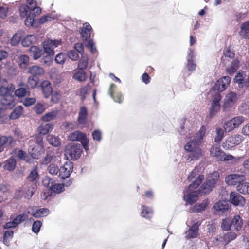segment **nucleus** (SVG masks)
<instances>
[{
	"label": "nucleus",
	"instance_id": "nucleus-1",
	"mask_svg": "<svg viewBox=\"0 0 249 249\" xmlns=\"http://www.w3.org/2000/svg\"><path fill=\"white\" fill-rule=\"evenodd\" d=\"M206 131V127L202 126L193 139L190 141L184 146L185 150L188 153L186 155V160L188 161H191L198 160L202 156L201 149L199 146L205 134Z\"/></svg>",
	"mask_w": 249,
	"mask_h": 249
},
{
	"label": "nucleus",
	"instance_id": "nucleus-18",
	"mask_svg": "<svg viewBox=\"0 0 249 249\" xmlns=\"http://www.w3.org/2000/svg\"><path fill=\"white\" fill-rule=\"evenodd\" d=\"M0 104L5 109H11L15 106V97L12 94L2 97Z\"/></svg>",
	"mask_w": 249,
	"mask_h": 249
},
{
	"label": "nucleus",
	"instance_id": "nucleus-10",
	"mask_svg": "<svg viewBox=\"0 0 249 249\" xmlns=\"http://www.w3.org/2000/svg\"><path fill=\"white\" fill-rule=\"evenodd\" d=\"M221 100V96L220 94H216L213 98L211 106L209 108V116L211 118L214 117L220 111L221 106L220 102Z\"/></svg>",
	"mask_w": 249,
	"mask_h": 249
},
{
	"label": "nucleus",
	"instance_id": "nucleus-11",
	"mask_svg": "<svg viewBox=\"0 0 249 249\" xmlns=\"http://www.w3.org/2000/svg\"><path fill=\"white\" fill-rule=\"evenodd\" d=\"M60 39H48L43 42V53L52 55L54 54V49L61 45Z\"/></svg>",
	"mask_w": 249,
	"mask_h": 249
},
{
	"label": "nucleus",
	"instance_id": "nucleus-38",
	"mask_svg": "<svg viewBox=\"0 0 249 249\" xmlns=\"http://www.w3.org/2000/svg\"><path fill=\"white\" fill-rule=\"evenodd\" d=\"M234 56V53L230 48H226L223 52V55L221 57V60L224 63H226L229 59H232Z\"/></svg>",
	"mask_w": 249,
	"mask_h": 249
},
{
	"label": "nucleus",
	"instance_id": "nucleus-14",
	"mask_svg": "<svg viewBox=\"0 0 249 249\" xmlns=\"http://www.w3.org/2000/svg\"><path fill=\"white\" fill-rule=\"evenodd\" d=\"M72 171L73 163L70 161H67L59 168V176L62 179L68 178Z\"/></svg>",
	"mask_w": 249,
	"mask_h": 249
},
{
	"label": "nucleus",
	"instance_id": "nucleus-12",
	"mask_svg": "<svg viewBox=\"0 0 249 249\" xmlns=\"http://www.w3.org/2000/svg\"><path fill=\"white\" fill-rule=\"evenodd\" d=\"M238 96L236 93L231 91L227 94L224 100V111H228L230 110L236 104Z\"/></svg>",
	"mask_w": 249,
	"mask_h": 249
},
{
	"label": "nucleus",
	"instance_id": "nucleus-42",
	"mask_svg": "<svg viewBox=\"0 0 249 249\" xmlns=\"http://www.w3.org/2000/svg\"><path fill=\"white\" fill-rule=\"evenodd\" d=\"M236 190L240 193L249 195V183L244 181L240 183L237 186Z\"/></svg>",
	"mask_w": 249,
	"mask_h": 249
},
{
	"label": "nucleus",
	"instance_id": "nucleus-43",
	"mask_svg": "<svg viewBox=\"0 0 249 249\" xmlns=\"http://www.w3.org/2000/svg\"><path fill=\"white\" fill-rule=\"evenodd\" d=\"M47 140L50 144L55 147H58L61 144L59 137L53 135H48L47 136Z\"/></svg>",
	"mask_w": 249,
	"mask_h": 249
},
{
	"label": "nucleus",
	"instance_id": "nucleus-8",
	"mask_svg": "<svg viewBox=\"0 0 249 249\" xmlns=\"http://www.w3.org/2000/svg\"><path fill=\"white\" fill-rule=\"evenodd\" d=\"M69 138L72 141L80 142L86 151L89 150V140L85 134L79 131H75L69 135Z\"/></svg>",
	"mask_w": 249,
	"mask_h": 249
},
{
	"label": "nucleus",
	"instance_id": "nucleus-40",
	"mask_svg": "<svg viewBox=\"0 0 249 249\" xmlns=\"http://www.w3.org/2000/svg\"><path fill=\"white\" fill-rule=\"evenodd\" d=\"M16 165V160L15 159L11 158L8 159L4 163L5 169L11 171L14 170Z\"/></svg>",
	"mask_w": 249,
	"mask_h": 249
},
{
	"label": "nucleus",
	"instance_id": "nucleus-17",
	"mask_svg": "<svg viewBox=\"0 0 249 249\" xmlns=\"http://www.w3.org/2000/svg\"><path fill=\"white\" fill-rule=\"evenodd\" d=\"M230 81L231 78L229 76H223L217 81L214 86V89L218 91H223L226 89Z\"/></svg>",
	"mask_w": 249,
	"mask_h": 249
},
{
	"label": "nucleus",
	"instance_id": "nucleus-37",
	"mask_svg": "<svg viewBox=\"0 0 249 249\" xmlns=\"http://www.w3.org/2000/svg\"><path fill=\"white\" fill-rule=\"evenodd\" d=\"M44 146L41 148L38 147V145L35 146L34 148L28 149L29 153L31 154L33 158L37 159L43 152Z\"/></svg>",
	"mask_w": 249,
	"mask_h": 249
},
{
	"label": "nucleus",
	"instance_id": "nucleus-55",
	"mask_svg": "<svg viewBox=\"0 0 249 249\" xmlns=\"http://www.w3.org/2000/svg\"><path fill=\"white\" fill-rule=\"evenodd\" d=\"M66 58L67 55L66 54L60 53L55 56V61L58 64L62 65L65 62Z\"/></svg>",
	"mask_w": 249,
	"mask_h": 249
},
{
	"label": "nucleus",
	"instance_id": "nucleus-15",
	"mask_svg": "<svg viewBox=\"0 0 249 249\" xmlns=\"http://www.w3.org/2000/svg\"><path fill=\"white\" fill-rule=\"evenodd\" d=\"M195 57V54L194 50L191 48H189L187 56V63L186 65V67L189 72L187 74L188 75H189L196 70V65L194 62Z\"/></svg>",
	"mask_w": 249,
	"mask_h": 249
},
{
	"label": "nucleus",
	"instance_id": "nucleus-61",
	"mask_svg": "<svg viewBox=\"0 0 249 249\" xmlns=\"http://www.w3.org/2000/svg\"><path fill=\"white\" fill-rule=\"evenodd\" d=\"M216 134L215 137V142H219L224 137V130L221 128H218L216 131Z\"/></svg>",
	"mask_w": 249,
	"mask_h": 249
},
{
	"label": "nucleus",
	"instance_id": "nucleus-32",
	"mask_svg": "<svg viewBox=\"0 0 249 249\" xmlns=\"http://www.w3.org/2000/svg\"><path fill=\"white\" fill-rule=\"evenodd\" d=\"M29 53L35 60L40 58L44 53L43 51L41 49L36 46H32L30 47Z\"/></svg>",
	"mask_w": 249,
	"mask_h": 249
},
{
	"label": "nucleus",
	"instance_id": "nucleus-53",
	"mask_svg": "<svg viewBox=\"0 0 249 249\" xmlns=\"http://www.w3.org/2000/svg\"><path fill=\"white\" fill-rule=\"evenodd\" d=\"M221 228L224 231H225L231 230L232 228L231 219L228 218L223 219L221 223Z\"/></svg>",
	"mask_w": 249,
	"mask_h": 249
},
{
	"label": "nucleus",
	"instance_id": "nucleus-49",
	"mask_svg": "<svg viewBox=\"0 0 249 249\" xmlns=\"http://www.w3.org/2000/svg\"><path fill=\"white\" fill-rule=\"evenodd\" d=\"M88 64V57L87 54H83L78 63V68L80 70L85 69Z\"/></svg>",
	"mask_w": 249,
	"mask_h": 249
},
{
	"label": "nucleus",
	"instance_id": "nucleus-28",
	"mask_svg": "<svg viewBox=\"0 0 249 249\" xmlns=\"http://www.w3.org/2000/svg\"><path fill=\"white\" fill-rule=\"evenodd\" d=\"M15 87L13 84H8L7 86H1L0 87V96L4 97L5 96L12 94L14 90Z\"/></svg>",
	"mask_w": 249,
	"mask_h": 249
},
{
	"label": "nucleus",
	"instance_id": "nucleus-13",
	"mask_svg": "<svg viewBox=\"0 0 249 249\" xmlns=\"http://www.w3.org/2000/svg\"><path fill=\"white\" fill-rule=\"evenodd\" d=\"M246 180V176L243 174H232L225 177V181L228 185H236L242 183Z\"/></svg>",
	"mask_w": 249,
	"mask_h": 249
},
{
	"label": "nucleus",
	"instance_id": "nucleus-50",
	"mask_svg": "<svg viewBox=\"0 0 249 249\" xmlns=\"http://www.w3.org/2000/svg\"><path fill=\"white\" fill-rule=\"evenodd\" d=\"M153 214L151 208L142 206V207L141 216L146 218H150Z\"/></svg>",
	"mask_w": 249,
	"mask_h": 249
},
{
	"label": "nucleus",
	"instance_id": "nucleus-23",
	"mask_svg": "<svg viewBox=\"0 0 249 249\" xmlns=\"http://www.w3.org/2000/svg\"><path fill=\"white\" fill-rule=\"evenodd\" d=\"M42 93L45 98H48L53 93V88L51 83L45 80L41 84Z\"/></svg>",
	"mask_w": 249,
	"mask_h": 249
},
{
	"label": "nucleus",
	"instance_id": "nucleus-35",
	"mask_svg": "<svg viewBox=\"0 0 249 249\" xmlns=\"http://www.w3.org/2000/svg\"><path fill=\"white\" fill-rule=\"evenodd\" d=\"M14 142V139L10 136H1L0 137V152H1L4 148V145L8 143L9 145H12Z\"/></svg>",
	"mask_w": 249,
	"mask_h": 249
},
{
	"label": "nucleus",
	"instance_id": "nucleus-34",
	"mask_svg": "<svg viewBox=\"0 0 249 249\" xmlns=\"http://www.w3.org/2000/svg\"><path fill=\"white\" fill-rule=\"evenodd\" d=\"M87 119V111L85 107L80 108L78 117V123L84 124L86 123Z\"/></svg>",
	"mask_w": 249,
	"mask_h": 249
},
{
	"label": "nucleus",
	"instance_id": "nucleus-44",
	"mask_svg": "<svg viewBox=\"0 0 249 249\" xmlns=\"http://www.w3.org/2000/svg\"><path fill=\"white\" fill-rule=\"evenodd\" d=\"M18 63L21 69L26 68L29 63V58L26 55H22L18 57Z\"/></svg>",
	"mask_w": 249,
	"mask_h": 249
},
{
	"label": "nucleus",
	"instance_id": "nucleus-54",
	"mask_svg": "<svg viewBox=\"0 0 249 249\" xmlns=\"http://www.w3.org/2000/svg\"><path fill=\"white\" fill-rule=\"evenodd\" d=\"M15 94L16 96L20 98L29 95V92L23 88H19L15 90Z\"/></svg>",
	"mask_w": 249,
	"mask_h": 249
},
{
	"label": "nucleus",
	"instance_id": "nucleus-19",
	"mask_svg": "<svg viewBox=\"0 0 249 249\" xmlns=\"http://www.w3.org/2000/svg\"><path fill=\"white\" fill-rule=\"evenodd\" d=\"M230 198L231 203L235 206H243L245 204V199L238 193H231Z\"/></svg>",
	"mask_w": 249,
	"mask_h": 249
},
{
	"label": "nucleus",
	"instance_id": "nucleus-20",
	"mask_svg": "<svg viewBox=\"0 0 249 249\" xmlns=\"http://www.w3.org/2000/svg\"><path fill=\"white\" fill-rule=\"evenodd\" d=\"M243 140V136L239 134H236L229 137L226 141L228 147H232L236 145L239 144Z\"/></svg>",
	"mask_w": 249,
	"mask_h": 249
},
{
	"label": "nucleus",
	"instance_id": "nucleus-56",
	"mask_svg": "<svg viewBox=\"0 0 249 249\" xmlns=\"http://www.w3.org/2000/svg\"><path fill=\"white\" fill-rule=\"evenodd\" d=\"M38 84V79L36 77L32 76L29 77L27 86L29 88L33 89L35 88Z\"/></svg>",
	"mask_w": 249,
	"mask_h": 249
},
{
	"label": "nucleus",
	"instance_id": "nucleus-6",
	"mask_svg": "<svg viewBox=\"0 0 249 249\" xmlns=\"http://www.w3.org/2000/svg\"><path fill=\"white\" fill-rule=\"evenodd\" d=\"M82 149L80 144L69 145L66 147L65 155L67 159L75 160L81 156Z\"/></svg>",
	"mask_w": 249,
	"mask_h": 249
},
{
	"label": "nucleus",
	"instance_id": "nucleus-64",
	"mask_svg": "<svg viewBox=\"0 0 249 249\" xmlns=\"http://www.w3.org/2000/svg\"><path fill=\"white\" fill-rule=\"evenodd\" d=\"M42 225V222L39 220L35 221L32 225V231L35 233H37L39 232L40 228Z\"/></svg>",
	"mask_w": 249,
	"mask_h": 249
},
{
	"label": "nucleus",
	"instance_id": "nucleus-63",
	"mask_svg": "<svg viewBox=\"0 0 249 249\" xmlns=\"http://www.w3.org/2000/svg\"><path fill=\"white\" fill-rule=\"evenodd\" d=\"M74 79L79 81H85L86 79V75L85 72L82 71H77L73 76Z\"/></svg>",
	"mask_w": 249,
	"mask_h": 249
},
{
	"label": "nucleus",
	"instance_id": "nucleus-4",
	"mask_svg": "<svg viewBox=\"0 0 249 249\" xmlns=\"http://www.w3.org/2000/svg\"><path fill=\"white\" fill-rule=\"evenodd\" d=\"M210 154L212 157L215 158L218 161H231L232 164H236L243 157H235L233 156L224 153L219 146H212L210 149Z\"/></svg>",
	"mask_w": 249,
	"mask_h": 249
},
{
	"label": "nucleus",
	"instance_id": "nucleus-60",
	"mask_svg": "<svg viewBox=\"0 0 249 249\" xmlns=\"http://www.w3.org/2000/svg\"><path fill=\"white\" fill-rule=\"evenodd\" d=\"M241 113L244 114H249V104L248 102L242 103L239 107Z\"/></svg>",
	"mask_w": 249,
	"mask_h": 249
},
{
	"label": "nucleus",
	"instance_id": "nucleus-58",
	"mask_svg": "<svg viewBox=\"0 0 249 249\" xmlns=\"http://www.w3.org/2000/svg\"><path fill=\"white\" fill-rule=\"evenodd\" d=\"M50 189L51 190L56 193H60L63 191L64 185L62 184H53L50 186Z\"/></svg>",
	"mask_w": 249,
	"mask_h": 249
},
{
	"label": "nucleus",
	"instance_id": "nucleus-36",
	"mask_svg": "<svg viewBox=\"0 0 249 249\" xmlns=\"http://www.w3.org/2000/svg\"><path fill=\"white\" fill-rule=\"evenodd\" d=\"M208 204L209 200L208 199H205L202 203H197L194 205L192 208V211L195 213H199L201 211H204Z\"/></svg>",
	"mask_w": 249,
	"mask_h": 249
},
{
	"label": "nucleus",
	"instance_id": "nucleus-21",
	"mask_svg": "<svg viewBox=\"0 0 249 249\" xmlns=\"http://www.w3.org/2000/svg\"><path fill=\"white\" fill-rule=\"evenodd\" d=\"M27 213L31 214L35 218H38L48 215L49 211L46 208H41L34 211L32 208L31 210H28Z\"/></svg>",
	"mask_w": 249,
	"mask_h": 249
},
{
	"label": "nucleus",
	"instance_id": "nucleus-16",
	"mask_svg": "<svg viewBox=\"0 0 249 249\" xmlns=\"http://www.w3.org/2000/svg\"><path fill=\"white\" fill-rule=\"evenodd\" d=\"M28 149L34 148L38 145V147L41 148L43 147V137L39 134H36L31 137L28 140Z\"/></svg>",
	"mask_w": 249,
	"mask_h": 249
},
{
	"label": "nucleus",
	"instance_id": "nucleus-3",
	"mask_svg": "<svg viewBox=\"0 0 249 249\" xmlns=\"http://www.w3.org/2000/svg\"><path fill=\"white\" fill-rule=\"evenodd\" d=\"M21 18H26L25 24L27 26H32L34 18L41 12L40 7L37 6L35 0H26V4H22L19 9Z\"/></svg>",
	"mask_w": 249,
	"mask_h": 249
},
{
	"label": "nucleus",
	"instance_id": "nucleus-26",
	"mask_svg": "<svg viewBox=\"0 0 249 249\" xmlns=\"http://www.w3.org/2000/svg\"><path fill=\"white\" fill-rule=\"evenodd\" d=\"M116 88L114 84H111L108 90V93L112 98L116 102L121 103L123 101V96L120 93H114V90Z\"/></svg>",
	"mask_w": 249,
	"mask_h": 249
},
{
	"label": "nucleus",
	"instance_id": "nucleus-24",
	"mask_svg": "<svg viewBox=\"0 0 249 249\" xmlns=\"http://www.w3.org/2000/svg\"><path fill=\"white\" fill-rule=\"evenodd\" d=\"M36 189V182H29L27 184V188H25V193L23 194L25 198L29 199L32 196Z\"/></svg>",
	"mask_w": 249,
	"mask_h": 249
},
{
	"label": "nucleus",
	"instance_id": "nucleus-51",
	"mask_svg": "<svg viewBox=\"0 0 249 249\" xmlns=\"http://www.w3.org/2000/svg\"><path fill=\"white\" fill-rule=\"evenodd\" d=\"M53 55H54L46 54V55L43 56L41 58L40 63L47 66H50L53 62Z\"/></svg>",
	"mask_w": 249,
	"mask_h": 249
},
{
	"label": "nucleus",
	"instance_id": "nucleus-45",
	"mask_svg": "<svg viewBox=\"0 0 249 249\" xmlns=\"http://www.w3.org/2000/svg\"><path fill=\"white\" fill-rule=\"evenodd\" d=\"M222 237V238L226 245L231 241L234 240L236 238L237 235L234 232L231 231L224 234Z\"/></svg>",
	"mask_w": 249,
	"mask_h": 249
},
{
	"label": "nucleus",
	"instance_id": "nucleus-31",
	"mask_svg": "<svg viewBox=\"0 0 249 249\" xmlns=\"http://www.w3.org/2000/svg\"><path fill=\"white\" fill-rule=\"evenodd\" d=\"M239 35L243 38L249 39V20L241 25Z\"/></svg>",
	"mask_w": 249,
	"mask_h": 249
},
{
	"label": "nucleus",
	"instance_id": "nucleus-57",
	"mask_svg": "<svg viewBox=\"0 0 249 249\" xmlns=\"http://www.w3.org/2000/svg\"><path fill=\"white\" fill-rule=\"evenodd\" d=\"M47 170L50 174L53 175H56L58 172L59 173V169L58 166L53 163L50 164L49 165L47 168Z\"/></svg>",
	"mask_w": 249,
	"mask_h": 249
},
{
	"label": "nucleus",
	"instance_id": "nucleus-41",
	"mask_svg": "<svg viewBox=\"0 0 249 249\" xmlns=\"http://www.w3.org/2000/svg\"><path fill=\"white\" fill-rule=\"evenodd\" d=\"M55 161H56V156L54 155V153L52 152H49L47 153L46 156L41 160V163L45 165Z\"/></svg>",
	"mask_w": 249,
	"mask_h": 249
},
{
	"label": "nucleus",
	"instance_id": "nucleus-46",
	"mask_svg": "<svg viewBox=\"0 0 249 249\" xmlns=\"http://www.w3.org/2000/svg\"><path fill=\"white\" fill-rule=\"evenodd\" d=\"M239 63V61L238 59H233L231 65L226 69L227 72L230 74L234 73L238 68Z\"/></svg>",
	"mask_w": 249,
	"mask_h": 249
},
{
	"label": "nucleus",
	"instance_id": "nucleus-62",
	"mask_svg": "<svg viewBox=\"0 0 249 249\" xmlns=\"http://www.w3.org/2000/svg\"><path fill=\"white\" fill-rule=\"evenodd\" d=\"M35 112L38 114L42 113L45 110L44 104L43 103H37L34 107Z\"/></svg>",
	"mask_w": 249,
	"mask_h": 249
},
{
	"label": "nucleus",
	"instance_id": "nucleus-2",
	"mask_svg": "<svg viewBox=\"0 0 249 249\" xmlns=\"http://www.w3.org/2000/svg\"><path fill=\"white\" fill-rule=\"evenodd\" d=\"M198 168L196 167L188 177V180L192 183L185 191L186 194L183 198L186 204H192L198 199L197 192L193 190L199 186L204 178V176L198 175Z\"/></svg>",
	"mask_w": 249,
	"mask_h": 249
},
{
	"label": "nucleus",
	"instance_id": "nucleus-30",
	"mask_svg": "<svg viewBox=\"0 0 249 249\" xmlns=\"http://www.w3.org/2000/svg\"><path fill=\"white\" fill-rule=\"evenodd\" d=\"M53 128V125L52 124H41L38 128V131L39 134L46 135L51 132Z\"/></svg>",
	"mask_w": 249,
	"mask_h": 249
},
{
	"label": "nucleus",
	"instance_id": "nucleus-33",
	"mask_svg": "<svg viewBox=\"0 0 249 249\" xmlns=\"http://www.w3.org/2000/svg\"><path fill=\"white\" fill-rule=\"evenodd\" d=\"M245 74L242 71L237 73L234 79V81L238 84V87L240 88L246 86Z\"/></svg>",
	"mask_w": 249,
	"mask_h": 249
},
{
	"label": "nucleus",
	"instance_id": "nucleus-59",
	"mask_svg": "<svg viewBox=\"0 0 249 249\" xmlns=\"http://www.w3.org/2000/svg\"><path fill=\"white\" fill-rule=\"evenodd\" d=\"M38 175L36 169H34L30 172L27 178L30 182H35L36 179L38 178Z\"/></svg>",
	"mask_w": 249,
	"mask_h": 249
},
{
	"label": "nucleus",
	"instance_id": "nucleus-22",
	"mask_svg": "<svg viewBox=\"0 0 249 249\" xmlns=\"http://www.w3.org/2000/svg\"><path fill=\"white\" fill-rule=\"evenodd\" d=\"M231 220L232 230L236 231H239L241 230L243 222L242 217L240 215H235Z\"/></svg>",
	"mask_w": 249,
	"mask_h": 249
},
{
	"label": "nucleus",
	"instance_id": "nucleus-25",
	"mask_svg": "<svg viewBox=\"0 0 249 249\" xmlns=\"http://www.w3.org/2000/svg\"><path fill=\"white\" fill-rule=\"evenodd\" d=\"M91 29V26L88 23L83 24V27L80 32L81 36L83 40L87 41L90 38Z\"/></svg>",
	"mask_w": 249,
	"mask_h": 249
},
{
	"label": "nucleus",
	"instance_id": "nucleus-39",
	"mask_svg": "<svg viewBox=\"0 0 249 249\" xmlns=\"http://www.w3.org/2000/svg\"><path fill=\"white\" fill-rule=\"evenodd\" d=\"M58 114V110H53L49 112L46 113L45 114L42 116L41 119L43 121L49 122L52 120H54L56 118Z\"/></svg>",
	"mask_w": 249,
	"mask_h": 249
},
{
	"label": "nucleus",
	"instance_id": "nucleus-27",
	"mask_svg": "<svg viewBox=\"0 0 249 249\" xmlns=\"http://www.w3.org/2000/svg\"><path fill=\"white\" fill-rule=\"evenodd\" d=\"M229 205L226 201H219L215 203L213 206V209L216 213L224 212L228 210Z\"/></svg>",
	"mask_w": 249,
	"mask_h": 249
},
{
	"label": "nucleus",
	"instance_id": "nucleus-9",
	"mask_svg": "<svg viewBox=\"0 0 249 249\" xmlns=\"http://www.w3.org/2000/svg\"><path fill=\"white\" fill-rule=\"evenodd\" d=\"M187 224L190 228L186 231V238L187 239L196 238L198 235L200 223L198 221H195L193 218H192L190 221L187 222Z\"/></svg>",
	"mask_w": 249,
	"mask_h": 249
},
{
	"label": "nucleus",
	"instance_id": "nucleus-5",
	"mask_svg": "<svg viewBox=\"0 0 249 249\" xmlns=\"http://www.w3.org/2000/svg\"><path fill=\"white\" fill-rule=\"evenodd\" d=\"M219 178V175L218 172H213L208 176L206 182L202 185L200 191L204 194L209 193L215 187Z\"/></svg>",
	"mask_w": 249,
	"mask_h": 249
},
{
	"label": "nucleus",
	"instance_id": "nucleus-47",
	"mask_svg": "<svg viewBox=\"0 0 249 249\" xmlns=\"http://www.w3.org/2000/svg\"><path fill=\"white\" fill-rule=\"evenodd\" d=\"M36 40V36L35 35H29L22 40L21 43L23 46L28 47L33 44Z\"/></svg>",
	"mask_w": 249,
	"mask_h": 249
},
{
	"label": "nucleus",
	"instance_id": "nucleus-52",
	"mask_svg": "<svg viewBox=\"0 0 249 249\" xmlns=\"http://www.w3.org/2000/svg\"><path fill=\"white\" fill-rule=\"evenodd\" d=\"M28 216L27 213H22L18 215L14 218L12 220L14 221L16 226L17 227L18 225L23 221L28 219Z\"/></svg>",
	"mask_w": 249,
	"mask_h": 249
},
{
	"label": "nucleus",
	"instance_id": "nucleus-48",
	"mask_svg": "<svg viewBox=\"0 0 249 249\" xmlns=\"http://www.w3.org/2000/svg\"><path fill=\"white\" fill-rule=\"evenodd\" d=\"M23 112V107L21 106L16 107L10 115L11 119H16L20 117Z\"/></svg>",
	"mask_w": 249,
	"mask_h": 249
},
{
	"label": "nucleus",
	"instance_id": "nucleus-29",
	"mask_svg": "<svg viewBox=\"0 0 249 249\" xmlns=\"http://www.w3.org/2000/svg\"><path fill=\"white\" fill-rule=\"evenodd\" d=\"M44 70L43 68L39 66L35 65L30 67L28 68V72L29 73L32 75V76L36 77V76H40L44 74Z\"/></svg>",
	"mask_w": 249,
	"mask_h": 249
},
{
	"label": "nucleus",
	"instance_id": "nucleus-7",
	"mask_svg": "<svg viewBox=\"0 0 249 249\" xmlns=\"http://www.w3.org/2000/svg\"><path fill=\"white\" fill-rule=\"evenodd\" d=\"M245 118L242 116H237L226 122L223 124L225 132H231L239 126L244 122Z\"/></svg>",
	"mask_w": 249,
	"mask_h": 249
}]
</instances>
